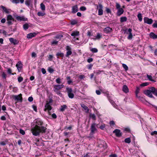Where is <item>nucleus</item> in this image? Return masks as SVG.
Here are the masks:
<instances>
[{
  "label": "nucleus",
  "mask_w": 157,
  "mask_h": 157,
  "mask_svg": "<svg viewBox=\"0 0 157 157\" xmlns=\"http://www.w3.org/2000/svg\"><path fill=\"white\" fill-rule=\"evenodd\" d=\"M105 124H102L100 126V128L101 129L103 130L105 127Z\"/></svg>",
  "instance_id": "3c124183"
},
{
  "label": "nucleus",
  "mask_w": 157,
  "mask_h": 157,
  "mask_svg": "<svg viewBox=\"0 0 157 157\" xmlns=\"http://www.w3.org/2000/svg\"><path fill=\"white\" fill-rule=\"evenodd\" d=\"M71 35L72 36H74L75 37L76 36L79 35V32L77 31H73L71 34Z\"/></svg>",
  "instance_id": "b1692460"
},
{
  "label": "nucleus",
  "mask_w": 157,
  "mask_h": 157,
  "mask_svg": "<svg viewBox=\"0 0 157 157\" xmlns=\"http://www.w3.org/2000/svg\"><path fill=\"white\" fill-rule=\"evenodd\" d=\"M96 124L95 123L93 124L91 126V133L92 134L94 133V131L96 130L97 129L95 128Z\"/></svg>",
  "instance_id": "f8f14e48"
},
{
  "label": "nucleus",
  "mask_w": 157,
  "mask_h": 157,
  "mask_svg": "<svg viewBox=\"0 0 157 157\" xmlns=\"http://www.w3.org/2000/svg\"><path fill=\"white\" fill-rule=\"evenodd\" d=\"M16 66L18 71H20L22 67V65L21 63V62H18V63L17 64Z\"/></svg>",
  "instance_id": "ddd939ff"
},
{
  "label": "nucleus",
  "mask_w": 157,
  "mask_h": 157,
  "mask_svg": "<svg viewBox=\"0 0 157 157\" xmlns=\"http://www.w3.org/2000/svg\"><path fill=\"white\" fill-rule=\"evenodd\" d=\"M25 4L28 6L30 5V2L29 0H26L25 1Z\"/></svg>",
  "instance_id": "de8ad7c7"
},
{
  "label": "nucleus",
  "mask_w": 157,
  "mask_h": 157,
  "mask_svg": "<svg viewBox=\"0 0 157 157\" xmlns=\"http://www.w3.org/2000/svg\"><path fill=\"white\" fill-rule=\"evenodd\" d=\"M56 55L57 56H60L63 57V54L61 52H58L57 53Z\"/></svg>",
  "instance_id": "ea45409f"
},
{
  "label": "nucleus",
  "mask_w": 157,
  "mask_h": 157,
  "mask_svg": "<svg viewBox=\"0 0 157 157\" xmlns=\"http://www.w3.org/2000/svg\"><path fill=\"white\" fill-rule=\"evenodd\" d=\"M101 37V36L99 33L97 34V36H95V39H99Z\"/></svg>",
  "instance_id": "4c0bfd02"
},
{
  "label": "nucleus",
  "mask_w": 157,
  "mask_h": 157,
  "mask_svg": "<svg viewBox=\"0 0 157 157\" xmlns=\"http://www.w3.org/2000/svg\"><path fill=\"white\" fill-rule=\"evenodd\" d=\"M35 121V126L31 129V131L33 135L37 136L40 132H45L46 128L43 126H40L43 124V122L40 119H38Z\"/></svg>",
  "instance_id": "f257e3e1"
},
{
  "label": "nucleus",
  "mask_w": 157,
  "mask_h": 157,
  "mask_svg": "<svg viewBox=\"0 0 157 157\" xmlns=\"http://www.w3.org/2000/svg\"><path fill=\"white\" fill-rule=\"evenodd\" d=\"M81 106L84 109L86 110V113H88L89 111V109L88 107L85 105L83 104H81Z\"/></svg>",
  "instance_id": "412c9836"
},
{
  "label": "nucleus",
  "mask_w": 157,
  "mask_h": 157,
  "mask_svg": "<svg viewBox=\"0 0 157 157\" xmlns=\"http://www.w3.org/2000/svg\"><path fill=\"white\" fill-rule=\"evenodd\" d=\"M151 135H157V131H154V132H152L151 133Z\"/></svg>",
  "instance_id": "4d7b16f0"
},
{
  "label": "nucleus",
  "mask_w": 157,
  "mask_h": 157,
  "mask_svg": "<svg viewBox=\"0 0 157 157\" xmlns=\"http://www.w3.org/2000/svg\"><path fill=\"white\" fill-rule=\"evenodd\" d=\"M66 50L67 52L66 55V56L68 57L70 55L72 54L71 48L69 46H67L66 47Z\"/></svg>",
  "instance_id": "0eeeda50"
},
{
  "label": "nucleus",
  "mask_w": 157,
  "mask_h": 157,
  "mask_svg": "<svg viewBox=\"0 0 157 157\" xmlns=\"http://www.w3.org/2000/svg\"><path fill=\"white\" fill-rule=\"evenodd\" d=\"M9 40L13 44H17V41L15 39H14L13 38H11L9 39Z\"/></svg>",
  "instance_id": "6ab92c4d"
},
{
  "label": "nucleus",
  "mask_w": 157,
  "mask_h": 157,
  "mask_svg": "<svg viewBox=\"0 0 157 157\" xmlns=\"http://www.w3.org/2000/svg\"><path fill=\"white\" fill-rule=\"evenodd\" d=\"M147 77L148 79L150 81L152 82H155V81L152 79V77L151 75H147Z\"/></svg>",
  "instance_id": "c85d7f7f"
},
{
  "label": "nucleus",
  "mask_w": 157,
  "mask_h": 157,
  "mask_svg": "<svg viewBox=\"0 0 157 157\" xmlns=\"http://www.w3.org/2000/svg\"><path fill=\"white\" fill-rule=\"evenodd\" d=\"M32 56L33 57H35L36 56V53L34 52H33L32 54Z\"/></svg>",
  "instance_id": "6e6d98bb"
},
{
  "label": "nucleus",
  "mask_w": 157,
  "mask_h": 157,
  "mask_svg": "<svg viewBox=\"0 0 157 157\" xmlns=\"http://www.w3.org/2000/svg\"><path fill=\"white\" fill-rule=\"evenodd\" d=\"M144 93L150 98L153 97L152 94L155 95V89L154 87H151L148 90L144 91Z\"/></svg>",
  "instance_id": "f03ea898"
},
{
  "label": "nucleus",
  "mask_w": 157,
  "mask_h": 157,
  "mask_svg": "<svg viewBox=\"0 0 157 157\" xmlns=\"http://www.w3.org/2000/svg\"><path fill=\"white\" fill-rule=\"evenodd\" d=\"M89 117H90L92 119L94 120H96V116L94 114L90 113L89 115Z\"/></svg>",
  "instance_id": "bb28decb"
},
{
  "label": "nucleus",
  "mask_w": 157,
  "mask_h": 157,
  "mask_svg": "<svg viewBox=\"0 0 157 157\" xmlns=\"http://www.w3.org/2000/svg\"><path fill=\"white\" fill-rule=\"evenodd\" d=\"M151 38H152L153 39H155L157 38V35L153 33H151L149 34Z\"/></svg>",
  "instance_id": "5701e85b"
},
{
  "label": "nucleus",
  "mask_w": 157,
  "mask_h": 157,
  "mask_svg": "<svg viewBox=\"0 0 157 157\" xmlns=\"http://www.w3.org/2000/svg\"><path fill=\"white\" fill-rule=\"evenodd\" d=\"M13 98L18 101H19L20 102H22V97L21 94H20L18 95H14L13 96Z\"/></svg>",
  "instance_id": "423d86ee"
},
{
  "label": "nucleus",
  "mask_w": 157,
  "mask_h": 157,
  "mask_svg": "<svg viewBox=\"0 0 157 157\" xmlns=\"http://www.w3.org/2000/svg\"><path fill=\"white\" fill-rule=\"evenodd\" d=\"M56 82L58 84H60L61 83V79L59 78H58L56 79Z\"/></svg>",
  "instance_id": "79ce46f5"
},
{
  "label": "nucleus",
  "mask_w": 157,
  "mask_h": 157,
  "mask_svg": "<svg viewBox=\"0 0 157 157\" xmlns=\"http://www.w3.org/2000/svg\"><path fill=\"white\" fill-rule=\"evenodd\" d=\"M122 67L125 69V71H127L128 70V67L126 65L124 64H122Z\"/></svg>",
  "instance_id": "72a5a7b5"
},
{
  "label": "nucleus",
  "mask_w": 157,
  "mask_h": 157,
  "mask_svg": "<svg viewBox=\"0 0 157 157\" xmlns=\"http://www.w3.org/2000/svg\"><path fill=\"white\" fill-rule=\"evenodd\" d=\"M90 51L94 53L97 52L98 51V49L96 48H92L90 49Z\"/></svg>",
  "instance_id": "e433bc0d"
},
{
  "label": "nucleus",
  "mask_w": 157,
  "mask_h": 157,
  "mask_svg": "<svg viewBox=\"0 0 157 157\" xmlns=\"http://www.w3.org/2000/svg\"><path fill=\"white\" fill-rule=\"evenodd\" d=\"M64 86V85L63 84L61 85H56L54 86V90L55 92H57V91L60 90Z\"/></svg>",
  "instance_id": "39448f33"
},
{
  "label": "nucleus",
  "mask_w": 157,
  "mask_h": 157,
  "mask_svg": "<svg viewBox=\"0 0 157 157\" xmlns=\"http://www.w3.org/2000/svg\"><path fill=\"white\" fill-rule=\"evenodd\" d=\"M124 141L126 143H129L131 142V140L129 138H128L125 139Z\"/></svg>",
  "instance_id": "f704fd0d"
},
{
  "label": "nucleus",
  "mask_w": 157,
  "mask_h": 157,
  "mask_svg": "<svg viewBox=\"0 0 157 157\" xmlns=\"http://www.w3.org/2000/svg\"><path fill=\"white\" fill-rule=\"evenodd\" d=\"M102 7V5L101 4H99L98 6V8H99L98 14L99 15H101L103 14Z\"/></svg>",
  "instance_id": "1a4fd4ad"
},
{
  "label": "nucleus",
  "mask_w": 157,
  "mask_h": 157,
  "mask_svg": "<svg viewBox=\"0 0 157 157\" xmlns=\"http://www.w3.org/2000/svg\"><path fill=\"white\" fill-rule=\"evenodd\" d=\"M144 22L148 24H151L153 22L151 19H149L148 17H145L144 19Z\"/></svg>",
  "instance_id": "6e6552de"
},
{
  "label": "nucleus",
  "mask_w": 157,
  "mask_h": 157,
  "mask_svg": "<svg viewBox=\"0 0 157 157\" xmlns=\"http://www.w3.org/2000/svg\"><path fill=\"white\" fill-rule=\"evenodd\" d=\"M93 59L92 58H90L88 59H87V61L88 63H90L91 62L93 61Z\"/></svg>",
  "instance_id": "774afa93"
},
{
  "label": "nucleus",
  "mask_w": 157,
  "mask_h": 157,
  "mask_svg": "<svg viewBox=\"0 0 157 157\" xmlns=\"http://www.w3.org/2000/svg\"><path fill=\"white\" fill-rule=\"evenodd\" d=\"M53 57V56L51 55H49V56H48V58L49 59V60L50 61L52 60Z\"/></svg>",
  "instance_id": "8fccbe9b"
},
{
  "label": "nucleus",
  "mask_w": 157,
  "mask_h": 157,
  "mask_svg": "<svg viewBox=\"0 0 157 157\" xmlns=\"http://www.w3.org/2000/svg\"><path fill=\"white\" fill-rule=\"evenodd\" d=\"M13 20V18L10 15H9L7 16V20Z\"/></svg>",
  "instance_id": "2f4dec72"
},
{
  "label": "nucleus",
  "mask_w": 157,
  "mask_h": 157,
  "mask_svg": "<svg viewBox=\"0 0 157 157\" xmlns=\"http://www.w3.org/2000/svg\"><path fill=\"white\" fill-rule=\"evenodd\" d=\"M124 12V10L123 9L121 8H119L118 10V11L117 12V15L120 16L121 14H122Z\"/></svg>",
  "instance_id": "aec40b11"
},
{
  "label": "nucleus",
  "mask_w": 157,
  "mask_h": 157,
  "mask_svg": "<svg viewBox=\"0 0 157 157\" xmlns=\"http://www.w3.org/2000/svg\"><path fill=\"white\" fill-rule=\"evenodd\" d=\"M23 80V78L21 77H19L18 78V80L19 82H21Z\"/></svg>",
  "instance_id": "09e8293b"
},
{
  "label": "nucleus",
  "mask_w": 157,
  "mask_h": 157,
  "mask_svg": "<svg viewBox=\"0 0 157 157\" xmlns=\"http://www.w3.org/2000/svg\"><path fill=\"white\" fill-rule=\"evenodd\" d=\"M33 98L32 97H30L28 98V101H29L31 102L33 101Z\"/></svg>",
  "instance_id": "052dcab7"
},
{
  "label": "nucleus",
  "mask_w": 157,
  "mask_h": 157,
  "mask_svg": "<svg viewBox=\"0 0 157 157\" xmlns=\"http://www.w3.org/2000/svg\"><path fill=\"white\" fill-rule=\"evenodd\" d=\"M20 133L22 135H24L25 134V132L23 130L20 129Z\"/></svg>",
  "instance_id": "c03bdc74"
},
{
  "label": "nucleus",
  "mask_w": 157,
  "mask_h": 157,
  "mask_svg": "<svg viewBox=\"0 0 157 157\" xmlns=\"http://www.w3.org/2000/svg\"><path fill=\"white\" fill-rule=\"evenodd\" d=\"M35 144L37 146H38L39 145V142L40 141V140L39 139H36L35 140Z\"/></svg>",
  "instance_id": "49530a36"
},
{
  "label": "nucleus",
  "mask_w": 157,
  "mask_h": 157,
  "mask_svg": "<svg viewBox=\"0 0 157 157\" xmlns=\"http://www.w3.org/2000/svg\"><path fill=\"white\" fill-rule=\"evenodd\" d=\"M52 102V100L50 99L49 101L48 102L47 101V103L45 105V109H44V111H45L47 109L48 110H50L52 109V107L51 106L49 105V104Z\"/></svg>",
  "instance_id": "20e7f679"
},
{
  "label": "nucleus",
  "mask_w": 157,
  "mask_h": 157,
  "mask_svg": "<svg viewBox=\"0 0 157 157\" xmlns=\"http://www.w3.org/2000/svg\"><path fill=\"white\" fill-rule=\"evenodd\" d=\"M127 20V18L126 17H121L120 18V21L121 22H123L126 21Z\"/></svg>",
  "instance_id": "a878e982"
},
{
  "label": "nucleus",
  "mask_w": 157,
  "mask_h": 157,
  "mask_svg": "<svg viewBox=\"0 0 157 157\" xmlns=\"http://www.w3.org/2000/svg\"><path fill=\"white\" fill-rule=\"evenodd\" d=\"M32 107L33 108L34 110L36 111H37V108L36 106H35V105H32Z\"/></svg>",
  "instance_id": "864d4df0"
},
{
  "label": "nucleus",
  "mask_w": 157,
  "mask_h": 157,
  "mask_svg": "<svg viewBox=\"0 0 157 157\" xmlns=\"http://www.w3.org/2000/svg\"><path fill=\"white\" fill-rule=\"evenodd\" d=\"M109 124L110 125H114L115 124V123L113 121H110Z\"/></svg>",
  "instance_id": "bf43d9fd"
},
{
  "label": "nucleus",
  "mask_w": 157,
  "mask_h": 157,
  "mask_svg": "<svg viewBox=\"0 0 157 157\" xmlns=\"http://www.w3.org/2000/svg\"><path fill=\"white\" fill-rule=\"evenodd\" d=\"M132 31V29H128V32L129 33V35L128 37V39H131L132 37V35L131 32Z\"/></svg>",
  "instance_id": "f3484780"
},
{
  "label": "nucleus",
  "mask_w": 157,
  "mask_h": 157,
  "mask_svg": "<svg viewBox=\"0 0 157 157\" xmlns=\"http://www.w3.org/2000/svg\"><path fill=\"white\" fill-rule=\"evenodd\" d=\"M113 133H115L117 137H120L121 136V133L120 130L116 129L113 131Z\"/></svg>",
  "instance_id": "9d476101"
},
{
  "label": "nucleus",
  "mask_w": 157,
  "mask_h": 157,
  "mask_svg": "<svg viewBox=\"0 0 157 157\" xmlns=\"http://www.w3.org/2000/svg\"><path fill=\"white\" fill-rule=\"evenodd\" d=\"M116 8L117 9H119V8H120V4H118V3H116Z\"/></svg>",
  "instance_id": "69168bd1"
},
{
  "label": "nucleus",
  "mask_w": 157,
  "mask_h": 157,
  "mask_svg": "<svg viewBox=\"0 0 157 157\" xmlns=\"http://www.w3.org/2000/svg\"><path fill=\"white\" fill-rule=\"evenodd\" d=\"M140 21H141L142 20V15L141 13H139L137 15Z\"/></svg>",
  "instance_id": "58836bf2"
},
{
  "label": "nucleus",
  "mask_w": 157,
  "mask_h": 157,
  "mask_svg": "<svg viewBox=\"0 0 157 157\" xmlns=\"http://www.w3.org/2000/svg\"><path fill=\"white\" fill-rule=\"evenodd\" d=\"M148 84L149 83L148 82H145L141 84L140 86H145L148 85Z\"/></svg>",
  "instance_id": "a19ab883"
},
{
  "label": "nucleus",
  "mask_w": 157,
  "mask_h": 157,
  "mask_svg": "<svg viewBox=\"0 0 157 157\" xmlns=\"http://www.w3.org/2000/svg\"><path fill=\"white\" fill-rule=\"evenodd\" d=\"M41 71L43 74H45L46 73V71L44 68H42Z\"/></svg>",
  "instance_id": "e2e57ef3"
},
{
  "label": "nucleus",
  "mask_w": 157,
  "mask_h": 157,
  "mask_svg": "<svg viewBox=\"0 0 157 157\" xmlns=\"http://www.w3.org/2000/svg\"><path fill=\"white\" fill-rule=\"evenodd\" d=\"M112 30V29L109 27H107L105 28L103 31L104 32L106 33H108L110 32Z\"/></svg>",
  "instance_id": "dca6fc26"
},
{
  "label": "nucleus",
  "mask_w": 157,
  "mask_h": 157,
  "mask_svg": "<svg viewBox=\"0 0 157 157\" xmlns=\"http://www.w3.org/2000/svg\"><path fill=\"white\" fill-rule=\"evenodd\" d=\"M58 43V41L54 40L52 41L51 44L52 45H56Z\"/></svg>",
  "instance_id": "37998d69"
},
{
  "label": "nucleus",
  "mask_w": 157,
  "mask_h": 157,
  "mask_svg": "<svg viewBox=\"0 0 157 157\" xmlns=\"http://www.w3.org/2000/svg\"><path fill=\"white\" fill-rule=\"evenodd\" d=\"M140 90V87H137L136 89V92H135L136 96L137 97H139L138 96V94L139 93Z\"/></svg>",
  "instance_id": "cd10ccee"
},
{
  "label": "nucleus",
  "mask_w": 157,
  "mask_h": 157,
  "mask_svg": "<svg viewBox=\"0 0 157 157\" xmlns=\"http://www.w3.org/2000/svg\"><path fill=\"white\" fill-rule=\"evenodd\" d=\"M52 117L54 119H56L57 117V116L54 113L52 114Z\"/></svg>",
  "instance_id": "680f3d73"
},
{
  "label": "nucleus",
  "mask_w": 157,
  "mask_h": 157,
  "mask_svg": "<svg viewBox=\"0 0 157 157\" xmlns=\"http://www.w3.org/2000/svg\"><path fill=\"white\" fill-rule=\"evenodd\" d=\"M12 20H7V23L9 25H11L12 24V22L11 21Z\"/></svg>",
  "instance_id": "5fc2aeb1"
},
{
  "label": "nucleus",
  "mask_w": 157,
  "mask_h": 157,
  "mask_svg": "<svg viewBox=\"0 0 157 157\" xmlns=\"http://www.w3.org/2000/svg\"><path fill=\"white\" fill-rule=\"evenodd\" d=\"M16 18L17 20L20 21H25L27 19V18L25 19L23 16H17L16 17Z\"/></svg>",
  "instance_id": "4468645a"
},
{
  "label": "nucleus",
  "mask_w": 157,
  "mask_h": 157,
  "mask_svg": "<svg viewBox=\"0 0 157 157\" xmlns=\"http://www.w3.org/2000/svg\"><path fill=\"white\" fill-rule=\"evenodd\" d=\"M48 71L50 73H52L54 71L53 69L51 67H49L48 68Z\"/></svg>",
  "instance_id": "a18cd8bd"
},
{
  "label": "nucleus",
  "mask_w": 157,
  "mask_h": 157,
  "mask_svg": "<svg viewBox=\"0 0 157 157\" xmlns=\"http://www.w3.org/2000/svg\"><path fill=\"white\" fill-rule=\"evenodd\" d=\"M45 14L44 12H39L37 13V15L39 16H43Z\"/></svg>",
  "instance_id": "473e14b6"
},
{
  "label": "nucleus",
  "mask_w": 157,
  "mask_h": 157,
  "mask_svg": "<svg viewBox=\"0 0 157 157\" xmlns=\"http://www.w3.org/2000/svg\"><path fill=\"white\" fill-rule=\"evenodd\" d=\"M1 8L2 9L3 11L6 13H10L11 10L10 9H8L2 6H1Z\"/></svg>",
  "instance_id": "9b49d317"
},
{
  "label": "nucleus",
  "mask_w": 157,
  "mask_h": 157,
  "mask_svg": "<svg viewBox=\"0 0 157 157\" xmlns=\"http://www.w3.org/2000/svg\"><path fill=\"white\" fill-rule=\"evenodd\" d=\"M80 9L82 11H84L86 10V8L84 6H82L80 8Z\"/></svg>",
  "instance_id": "603ef678"
},
{
  "label": "nucleus",
  "mask_w": 157,
  "mask_h": 157,
  "mask_svg": "<svg viewBox=\"0 0 157 157\" xmlns=\"http://www.w3.org/2000/svg\"><path fill=\"white\" fill-rule=\"evenodd\" d=\"M106 11L107 13H111V11L109 8H107L106 9Z\"/></svg>",
  "instance_id": "13d9d810"
},
{
  "label": "nucleus",
  "mask_w": 157,
  "mask_h": 157,
  "mask_svg": "<svg viewBox=\"0 0 157 157\" xmlns=\"http://www.w3.org/2000/svg\"><path fill=\"white\" fill-rule=\"evenodd\" d=\"M66 90L67 91L69 97L71 98H73L74 97V94L72 93V89L71 88L67 87Z\"/></svg>",
  "instance_id": "7ed1b4c3"
},
{
  "label": "nucleus",
  "mask_w": 157,
  "mask_h": 157,
  "mask_svg": "<svg viewBox=\"0 0 157 157\" xmlns=\"http://www.w3.org/2000/svg\"><path fill=\"white\" fill-rule=\"evenodd\" d=\"M77 22L75 20L72 21L71 22V24L72 25H75L77 23Z\"/></svg>",
  "instance_id": "0e129e2a"
},
{
  "label": "nucleus",
  "mask_w": 157,
  "mask_h": 157,
  "mask_svg": "<svg viewBox=\"0 0 157 157\" xmlns=\"http://www.w3.org/2000/svg\"><path fill=\"white\" fill-rule=\"evenodd\" d=\"M29 27V25L27 24H25L23 25L24 29L25 30H26L28 29Z\"/></svg>",
  "instance_id": "c9c22d12"
},
{
  "label": "nucleus",
  "mask_w": 157,
  "mask_h": 157,
  "mask_svg": "<svg viewBox=\"0 0 157 157\" xmlns=\"http://www.w3.org/2000/svg\"><path fill=\"white\" fill-rule=\"evenodd\" d=\"M36 34L35 33H30L27 35V37L28 39H30L36 36Z\"/></svg>",
  "instance_id": "2eb2a0df"
},
{
  "label": "nucleus",
  "mask_w": 157,
  "mask_h": 157,
  "mask_svg": "<svg viewBox=\"0 0 157 157\" xmlns=\"http://www.w3.org/2000/svg\"><path fill=\"white\" fill-rule=\"evenodd\" d=\"M123 90L124 92L127 93L128 92V89L127 86L124 85L123 87Z\"/></svg>",
  "instance_id": "393cba45"
},
{
  "label": "nucleus",
  "mask_w": 157,
  "mask_h": 157,
  "mask_svg": "<svg viewBox=\"0 0 157 157\" xmlns=\"http://www.w3.org/2000/svg\"><path fill=\"white\" fill-rule=\"evenodd\" d=\"M67 106L66 105H63L61 106V108L60 109L61 111H63L64 110L66 109Z\"/></svg>",
  "instance_id": "c756f323"
},
{
  "label": "nucleus",
  "mask_w": 157,
  "mask_h": 157,
  "mask_svg": "<svg viewBox=\"0 0 157 157\" xmlns=\"http://www.w3.org/2000/svg\"><path fill=\"white\" fill-rule=\"evenodd\" d=\"M12 2L13 3L17 4L20 2L21 3H22L24 2V0H12Z\"/></svg>",
  "instance_id": "4be33fe9"
},
{
  "label": "nucleus",
  "mask_w": 157,
  "mask_h": 157,
  "mask_svg": "<svg viewBox=\"0 0 157 157\" xmlns=\"http://www.w3.org/2000/svg\"><path fill=\"white\" fill-rule=\"evenodd\" d=\"M40 8L41 10L43 11H44L45 10V7L44 4L43 3L40 4Z\"/></svg>",
  "instance_id": "7c9ffc66"
},
{
  "label": "nucleus",
  "mask_w": 157,
  "mask_h": 157,
  "mask_svg": "<svg viewBox=\"0 0 157 157\" xmlns=\"http://www.w3.org/2000/svg\"><path fill=\"white\" fill-rule=\"evenodd\" d=\"M154 28H157V22L154 23L152 25Z\"/></svg>",
  "instance_id": "338daca9"
},
{
  "label": "nucleus",
  "mask_w": 157,
  "mask_h": 157,
  "mask_svg": "<svg viewBox=\"0 0 157 157\" xmlns=\"http://www.w3.org/2000/svg\"><path fill=\"white\" fill-rule=\"evenodd\" d=\"M78 11V8L77 6H75L72 7V13H75Z\"/></svg>",
  "instance_id": "a211bd4d"
}]
</instances>
